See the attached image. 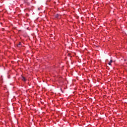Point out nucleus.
<instances>
[{
    "mask_svg": "<svg viewBox=\"0 0 127 127\" xmlns=\"http://www.w3.org/2000/svg\"><path fill=\"white\" fill-rule=\"evenodd\" d=\"M21 80H22V81H24V82H25V81H26V79H25V77H24L23 76H22Z\"/></svg>",
    "mask_w": 127,
    "mask_h": 127,
    "instance_id": "nucleus-1",
    "label": "nucleus"
},
{
    "mask_svg": "<svg viewBox=\"0 0 127 127\" xmlns=\"http://www.w3.org/2000/svg\"><path fill=\"white\" fill-rule=\"evenodd\" d=\"M113 63V60H111L109 63H108L109 65H112V64Z\"/></svg>",
    "mask_w": 127,
    "mask_h": 127,
    "instance_id": "nucleus-2",
    "label": "nucleus"
},
{
    "mask_svg": "<svg viewBox=\"0 0 127 127\" xmlns=\"http://www.w3.org/2000/svg\"><path fill=\"white\" fill-rule=\"evenodd\" d=\"M55 17H56L57 18H58V17H59V14H56L55 15Z\"/></svg>",
    "mask_w": 127,
    "mask_h": 127,
    "instance_id": "nucleus-3",
    "label": "nucleus"
},
{
    "mask_svg": "<svg viewBox=\"0 0 127 127\" xmlns=\"http://www.w3.org/2000/svg\"><path fill=\"white\" fill-rule=\"evenodd\" d=\"M20 45H21V43L20 42L17 45L18 47H20Z\"/></svg>",
    "mask_w": 127,
    "mask_h": 127,
    "instance_id": "nucleus-4",
    "label": "nucleus"
},
{
    "mask_svg": "<svg viewBox=\"0 0 127 127\" xmlns=\"http://www.w3.org/2000/svg\"><path fill=\"white\" fill-rule=\"evenodd\" d=\"M40 9V8H38V10H39Z\"/></svg>",
    "mask_w": 127,
    "mask_h": 127,
    "instance_id": "nucleus-5",
    "label": "nucleus"
}]
</instances>
